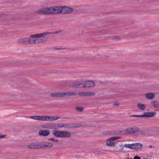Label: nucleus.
I'll list each match as a JSON object with an SVG mask.
<instances>
[{
    "label": "nucleus",
    "instance_id": "15",
    "mask_svg": "<svg viewBox=\"0 0 159 159\" xmlns=\"http://www.w3.org/2000/svg\"><path fill=\"white\" fill-rule=\"evenodd\" d=\"M18 42L20 43L24 44H27L30 43V38H25L20 39L18 40Z\"/></svg>",
    "mask_w": 159,
    "mask_h": 159
},
{
    "label": "nucleus",
    "instance_id": "8",
    "mask_svg": "<svg viewBox=\"0 0 159 159\" xmlns=\"http://www.w3.org/2000/svg\"><path fill=\"white\" fill-rule=\"evenodd\" d=\"M53 146L52 143L50 142H39V149L46 148H51Z\"/></svg>",
    "mask_w": 159,
    "mask_h": 159
},
{
    "label": "nucleus",
    "instance_id": "7",
    "mask_svg": "<svg viewBox=\"0 0 159 159\" xmlns=\"http://www.w3.org/2000/svg\"><path fill=\"white\" fill-rule=\"evenodd\" d=\"M70 95V92H57L51 93V95L54 97H66Z\"/></svg>",
    "mask_w": 159,
    "mask_h": 159
},
{
    "label": "nucleus",
    "instance_id": "3",
    "mask_svg": "<svg viewBox=\"0 0 159 159\" xmlns=\"http://www.w3.org/2000/svg\"><path fill=\"white\" fill-rule=\"evenodd\" d=\"M28 118L38 120L47 121H52L53 120H56L59 118H61V117L59 116H52L47 115L39 116L36 115L30 116Z\"/></svg>",
    "mask_w": 159,
    "mask_h": 159
},
{
    "label": "nucleus",
    "instance_id": "28",
    "mask_svg": "<svg viewBox=\"0 0 159 159\" xmlns=\"http://www.w3.org/2000/svg\"><path fill=\"white\" fill-rule=\"evenodd\" d=\"M5 137V136L1 135H0V138H4Z\"/></svg>",
    "mask_w": 159,
    "mask_h": 159
},
{
    "label": "nucleus",
    "instance_id": "10",
    "mask_svg": "<svg viewBox=\"0 0 159 159\" xmlns=\"http://www.w3.org/2000/svg\"><path fill=\"white\" fill-rule=\"evenodd\" d=\"M50 134V130H40L39 132V135L42 136H47Z\"/></svg>",
    "mask_w": 159,
    "mask_h": 159
},
{
    "label": "nucleus",
    "instance_id": "18",
    "mask_svg": "<svg viewBox=\"0 0 159 159\" xmlns=\"http://www.w3.org/2000/svg\"><path fill=\"white\" fill-rule=\"evenodd\" d=\"M155 94L152 93H148L146 94V98L148 99H152L154 97Z\"/></svg>",
    "mask_w": 159,
    "mask_h": 159
},
{
    "label": "nucleus",
    "instance_id": "11",
    "mask_svg": "<svg viewBox=\"0 0 159 159\" xmlns=\"http://www.w3.org/2000/svg\"><path fill=\"white\" fill-rule=\"evenodd\" d=\"M79 94L81 96H92L94 95L95 94V93L92 92H79Z\"/></svg>",
    "mask_w": 159,
    "mask_h": 159
},
{
    "label": "nucleus",
    "instance_id": "12",
    "mask_svg": "<svg viewBox=\"0 0 159 159\" xmlns=\"http://www.w3.org/2000/svg\"><path fill=\"white\" fill-rule=\"evenodd\" d=\"M54 125L52 124H46L42 126L43 129H52L54 128Z\"/></svg>",
    "mask_w": 159,
    "mask_h": 159
},
{
    "label": "nucleus",
    "instance_id": "19",
    "mask_svg": "<svg viewBox=\"0 0 159 159\" xmlns=\"http://www.w3.org/2000/svg\"><path fill=\"white\" fill-rule=\"evenodd\" d=\"M120 138V137L118 136L112 137H111L108 139L107 140V142H110L113 140H116Z\"/></svg>",
    "mask_w": 159,
    "mask_h": 159
},
{
    "label": "nucleus",
    "instance_id": "5",
    "mask_svg": "<svg viewBox=\"0 0 159 159\" xmlns=\"http://www.w3.org/2000/svg\"><path fill=\"white\" fill-rule=\"evenodd\" d=\"M53 134L58 138H66L70 136V133L66 131H58L55 130L53 131Z\"/></svg>",
    "mask_w": 159,
    "mask_h": 159
},
{
    "label": "nucleus",
    "instance_id": "24",
    "mask_svg": "<svg viewBox=\"0 0 159 159\" xmlns=\"http://www.w3.org/2000/svg\"><path fill=\"white\" fill-rule=\"evenodd\" d=\"M63 127V125L61 124H58L57 126V127L58 129H60Z\"/></svg>",
    "mask_w": 159,
    "mask_h": 159
},
{
    "label": "nucleus",
    "instance_id": "23",
    "mask_svg": "<svg viewBox=\"0 0 159 159\" xmlns=\"http://www.w3.org/2000/svg\"><path fill=\"white\" fill-rule=\"evenodd\" d=\"M152 103L153 104L154 107H157L159 106V103L156 102H152Z\"/></svg>",
    "mask_w": 159,
    "mask_h": 159
},
{
    "label": "nucleus",
    "instance_id": "2",
    "mask_svg": "<svg viewBox=\"0 0 159 159\" xmlns=\"http://www.w3.org/2000/svg\"><path fill=\"white\" fill-rule=\"evenodd\" d=\"M61 7L44 8L37 11V12L41 14H58L61 13Z\"/></svg>",
    "mask_w": 159,
    "mask_h": 159
},
{
    "label": "nucleus",
    "instance_id": "20",
    "mask_svg": "<svg viewBox=\"0 0 159 159\" xmlns=\"http://www.w3.org/2000/svg\"><path fill=\"white\" fill-rule=\"evenodd\" d=\"M81 125L79 124H71L70 125V128H78L81 127Z\"/></svg>",
    "mask_w": 159,
    "mask_h": 159
},
{
    "label": "nucleus",
    "instance_id": "13",
    "mask_svg": "<svg viewBox=\"0 0 159 159\" xmlns=\"http://www.w3.org/2000/svg\"><path fill=\"white\" fill-rule=\"evenodd\" d=\"M132 149H139L141 148L143 146V145L139 143H132Z\"/></svg>",
    "mask_w": 159,
    "mask_h": 159
},
{
    "label": "nucleus",
    "instance_id": "27",
    "mask_svg": "<svg viewBox=\"0 0 159 159\" xmlns=\"http://www.w3.org/2000/svg\"><path fill=\"white\" fill-rule=\"evenodd\" d=\"M48 140H51L52 141H54V140H55V139L53 138H49L48 139Z\"/></svg>",
    "mask_w": 159,
    "mask_h": 159
},
{
    "label": "nucleus",
    "instance_id": "21",
    "mask_svg": "<svg viewBox=\"0 0 159 159\" xmlns=\"http://www.w3.org/2000/svg\"><path fill=\"white\" fill-rule=\"evenodd\" d=\"M116 142H111V141L110 142H107V145L109 146L113 147L115 145Z\"/></svg>",
    "mask_w": 159,
    "mask_h": 159
},
{
    "label": "nucleus",
    "instance_id": "25",
    "mask_svg": "<svg viewBox=\"0 0 159 159\" xmlns=\"http://www.w3.org/2000/svg\"><path fill=\"white\" fill-rule=\"evenodd\" d=\"M83 108L81 107H77L76 108V109L78 111H81L83 110Z\"/></svg>",
    "mask_w": 159,
    "mask_h": 159
},
{
    "label": "nucleus",
    "instance_id": "4",
    "mask_svg": "<svg viewBox=\"0 0 159 159\" xmlns=\"http://www.w3.org/2000/svg\"><path fill=\"white\" fill-rule=\"evenodd\" d=\"M95 83L92 80L83 81H75L72 85V86L74 87H90L94 86Z\"/></svg>",
    "mask_w": 159,
    "mask_h": 159
},
{
    "label": "nucleus",
    "instance_id": "30",
    "mask_svg": "<svg viewBox=\"0 0 159 159\" xmlns=\"http://www.w3.org/2000/svg\"><path fill=\"white\" fill-rule=\"evenodd\" d=\"M73 11V9L70 8V13L72 12Z\"/></svg>",
    "mask_w": 159,
    "mask_h": 159
},
{
    "label": "nucleus",
    "instance_id": "17",
    "mask_svg": "<svg viewBox=\"0 0 159 159\" xmlns=\"http://www.w3.org/2000/svg\"><path fill=\"white\" fill-rule=\"evenodd\" d=\"M138 107L141 111H144L146 108V105L141 103L138 104Z\"/></svg>",
    "mask_w": 159,
    "mask_h": 159
},
{
    "label": "nucleus",
    "instance_id": "31",
    "mask_svg": "<svg viewBox=\"0 0 159 159\" xmlns=\"http://www.w3.org/2000/svg\"><path fill=\"white\" fill-rule=\"evenodd\" d=\"M54 141L58 142V141L57 139H55V140H54Z\"/></svg>",
    "mask_w": 159,
    "mask_h": 159
},
{
    "label": "nucleus",
    "instance_id": "26",
    "mask_svg": "<svg viewBox=\"0 0 159 159\" xmlns=\"http://www.w3.org/2000/svg\"><path fill=\"white\" fill-rule=\"evenodd\" d=\"M134 159H140V158L137 156H135L134 157Z\"/></svg>",
    "mask_w": 159,
    "mask_h": 159
},
{
    "label": "nucleus",
    "instance_id": "29",
    "mask_svg": "<svg viewBox=\"0 0 159 159\" xmlns=\"http://www.w3.org/2000/svg\"><path fill=\"white\" fill-rule=\"evenodd\" d=\"M75 94V93H73L70 92V95H74Z\"/></svg>",
    "mask_w": 159,
    "mask_h": 159
},
{
    "label": "nucleus",
    "instance_id": "14",
    "mask_svg": "<svg viewBox=\"0 0 159 159\" xmlns=\"http://www.w3.org/2000/svg\"><path fill=\"white\" fill-rule=\"evenodd\" d=\"M138 131V129L137 127L129 129L127 130V132L129 134H133Z\"/></svg>",
    "mask_w": 159,
    "mask_h": 159
},
{
    "label": "nucleus",
    "instance_id": "16",
    "mask_svg": "<svg viewBox=\"0 0 159 159\" xmlns=\"http://www.w3.org/2000/svg\"><path fill=\"white\" fill-rule=\"evenodd\" d=\"M61 13L66 14L70 12V7L64 6L61 7Z\"/></svg>",
    "mask_w": 159,
    "mask_h": 159
},
{
    "label": "nucleus",
    "instance_id": "22",
    "mask_svg": "<svg viewBox=\"0 0 159 159\" xmlns=\"http://www.w3.org/2000/svg\"><path fill=\"white\" fill-rule=\"evenodd\" d=\"M124 147L125 148H129L131 149H132V144H125L124 145Z\"/></svg>",
    "mask_w": 159,
    "mask_h": 159
},
{
    "label": "nucleus",
    "instance_id": "6",
    "mask_svg": "<svg viewBox=\"0 0 159 159\" xmlns=\"http://www.w3.org/2000/svg\"><path fill=\"white\" fill-rule=\"evenodd\" d=\"M156 115V113L155 112H147L144 113L143 115H132L131 116L137 117H152Z\"/></svg>",
    "mask_w": 159,
    "mask_h": 159
},
{
    "label": "nucleus",
    "instance_id": "9",
    "mask_svg": "<svg viewBox=\"0 0 159 159\" xmlns=\"http://www.w3.org/2000/svg\"><path fill=\"white\" fill-rule=\"evenodd\" d=\"M28 148L39 149V142H34L30 143L28 146Z\"/></svg>",
    "mask_w": 159,
    "mask_h": 159
},
{
    "label": "nucleus",
    "instance_id": "1",
    "mask_svg": "<svg viewBox=\"0 0 159 159\" xmlns=\"http://www.w3.org/2000/svg\"><path fill=\"white\" fill-rule=\"evenodd\" d=\"M60 32L59 31H55L54 32H45L43 33L32 35L30 38V43H34L43 42L45 40L44 36L50 34H57Z\"/></svg>",
    "mask_w": 159,
    "mask_h": 159
}]
</instances>
